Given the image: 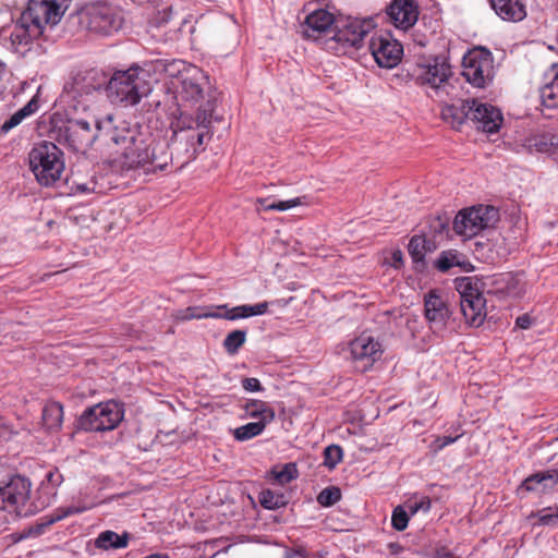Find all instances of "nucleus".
<instances>
[{
  "label": "nucleus",
  "instance_id": "f257e3e1",
  "mask_svg": "<svg viewBox=\"0 0 558 558\" xmlns=\"http://www.w3.org/2000/svg\"><path fill=\"white\" fill-rule=\"evenodd\" d=\"M110 124L108 120L102 128L108 140L122 148L120 170L146 178L167 171L174 162L179 169L189 165L204 149V138L208 134L195 128L192 118L183 113L171 122L169 137L132 129H113Z\"/></svg>",
  "mask_w": 558,
  "mask_h": 558
},
{
  "label": "nucleus",
  "instance_id": "f03ea898",
  "mask_svg": "<svg viewBox=\"0 0 558 558\" xmlns=\"http://www.w3.org/2000/svg\"><path fill=\"white\" fill-rule=\"evenodd\" d=\"M488 286H496V288L489 289L488 292L510 294L514 286V277L507 272L494 275L486 282L471 277L457 280L461 312L470 326H481L486 317V300L482 288Z\"/></svg>",
  "mask_w": 558,
  "mask_h": 558
},
{
  "label": "nucleus",
  "instance_id": "7ed1b4c3",
  "mask_svg": "<svg viewBox=\"0 0 558 558\" xmlns=\"http://www.w3.org/2000/svg\"><path fill=\"white\" fill-rule=\"evenodd\" d=\"M108 120L111 121L110 125L113 129H130L125 125V123H122V125L114 124L113 118L111 116H108L106 119L100 121L93 120V122H89L85 119H70L65 126V140L74 151L84 153L92 146L97 137L102 138L106 145L119 155V157L116 159V163L119 167V161L122 156V148L120 145L108 140L106 136L102 124H105Z\"/></svg>",
  "mask_w": 558,
  "mask_h": 558
},
{
  "label": "nucleus",
  "instance_id": "20e7f679",
  "mask_svg": "<svg viewBox=\"0 0 558 558\" xmlns=\"http://www.w3.org/2000/svg\"><path fill=\"white\" fill-rule=\"evenodd\" d=\"M147 77V71L138 66H132L126 71H118L108 83V95L114 102L135 106L151 92Z\"/></svg>",
  "mask_w": 558,
  "mask_h": 558
},
{
  "label": "nucleus",
  "instance_id": "39448f33",
  "mask_svg": "<svg viewBox=\"0 0 558 558\" xmlns=\"http://www.w3.org/2000/svg\"><path fill=\"white\" fill-rule=\"evenodd\" d=\"M29 169L43 186L54 185L65 169L63 151L52 142L41 141L28 154Z\"/></svg>",
  "mask_w": 558,
  "mask_h": 558
},
{
  "label": "nucleus",
  "instance_id": "423d86ee",
  "mask_svg": "<svg viewBox=\"0 0 558 558\" xmlns=\"http://www.w3.org/2000/svg\"><path fill=\"white\" fill-rule=\"evenodd\" d=\"M32 483L24 476L14 475L4 486H0V510L14 512L19 517H29L38 512L40 502L29 500Z\"/></svg>",
  "mask_w": 558,
  "mask_h": 558
},
{
  "label": "nucleus",
  "instance_id": "0eeeda50",
  "mask_svg": "<svg viewBox=\"0 0 558 558\" xmlns=\"http://www.w3.org/2000/svg\"><path fill=\"white\" fill-rule=\"evenodd\" d=\"M124 411L114 401L100 402L87 408L77 421L78 428L85 432H109L118 427Z\"/></svg>",
  "mask_w": 558,
  "mask_h": 558
},
{
  "label": "nucleus",
  "instance_id": "6e6552de",
  "mask_svg": "<svg viewBox=\"0 0 558 558\" xmlns=\"http://www.w3.org/2000/svg\"><path fill=\"white\" fill-rule=\"evenodd\" d=\"M462 75L472 86L486 87L495 75L493 53L483 47L469 50L462 59Z\"/></svg>",
  "mask_w": 558,
  "mask_h": 558
},
{
  "label": "nucleus",
  "instance_id": "1a4fd4ad",
  "mask_svg": "<svg viewBox=\"0 0 558 558\" xmlns=\"http://www.w3.org/2000/svg\"><path fill=\"white\" fill-rule=\"evenodd\" d=\"M498 219V210L488 205L465 208L459 211L453 221L457 234L472 238L492 227Z\"/></svg>",
  "mask_w": 558,
  "mask_h": 558
},
{
  "label": "nucleus",
  "instance_id": "9d476101",
  "mask_svg": "<svg viewBox=\"0 0 558 558\" xmlns=\"http://www.w3.org/2000/svg\"><path fill=\"white\" fill-rule=\"evenodd\" d=\"M411 77L415 84L429 86L436 93L446 90L449 77L451 76V66L444 57H434L417 62L412 71Z\"/></svg>",
  "mask_w": 558,
  "mask_h": 558
},
{
  "label": "nucleus",
  "instance_id": "9b49d317",
  "mask_svg": "<svg viewBox=\"0 0 558 558\" xmlns=\"http://www.w3.org/2000/svg\"><path fill=\"white\" fill-rule=\"evenodd\" d=\"M81 23L89 31L101 35H111L122 26L118 11L106 3L86 5L81 14Z\"/></svg>",
  "mask_w": 558,
  "mask_h": 558
},
{
  "label": "nucleus",
  "instance_id": "f8f14e48",
  "mask_svg": "<svg viewBox=\"0 0 558 558\" xmlns=\"http://www.w3.org/2000/svg\"><path fill=\"white\" fill-rule=\"evenodd\" d=\"M371 24L357 19H337L330 40L336 48L329 49L335 53L345 52L347 48H359L369 32Z\"/></svg>",
  "mask_w": 558,
  "mask_h": 558
},
{
  "label": "nucleus",
  "instance_id": "ddd939ff",
  "mask_svg": "<svg viewBox=\"0 0 558 558\" xmlns=\"http://www.w3.org/2000/svg\"><path fill=\"white\" fill-rule=\"evenodd\" d=\"M337 19L325 9L310 13L302 25V34L305 38L318 41L324 49H333L336 46L330 40Z\"/></svg>",
  "mask_w": 558,
  "mask_h": 558
},
{
  "label": "nucleus",
  "instance_id": "4468645a",
  "mask_svg": "<svg viewBox=\"0 0 558 558\" xmlns=\"http://www.w3.org/2000/svg\"><path fill=\"white\" fill-rule=\"evenodd\" d=\"M369 51L380 68H395L402 58V45L390 34H375L369 41Z\"/></svg>",
  "mask_w": 558,
  "mask_h": 558
},
{
  "label": "nucleus",
  "instance_id": "2eb2a0df",
  "mask_svg": "<svg viewBox=\"0 0 558 558\" xmlns=\"http://www.w3.org/2000/svg\"><path fill=\"white\" fill-rule=\"evenodd\" d=\"M349 348L352 361L360 363L363 371L371 368L384 353L379 340L367 332H362L354 338Z\"/></svg>",
  "mask_w": 558,
  "mask_h": 558
},
{
  "label": "nucleus",
  "instance_id": "dca6fc26",
  "mask_svg": "<svg viewBox=\"0 0 558 558\" xmlns=\"http://www.w3.org/2000/svg\"><path fill=\"white\" fill-rule=\"evenodd\" d=\"M424 314L434 331H441L446 328L451 315L447 302L432 290L424 298Z\"/></svg>",
  "mask_w": 558,
  "mask_h": 558
},
{
  "label": "nucleus",
  "instance_id": "f3484780",
  "mask_svg": "<svg viewBox=\"0 0 558 558\" xmlns=\"http://www.w3.org/2000/svg\"><path fill=\"white\" fill-rule=\"evenodd\" d=\"M474 106L470 109V120H472L476 128L486 133H495L499 130L502 123V114L496 107L472 99Z\"/></svg>",
  "mask_w": 558,
  "mask_h": 558
},
{
  "label": "nucleus",
  "instance_id": "a211bd4d",
  "mask_svg": "<svg viewBox=\"0 0 558 558\" xmlns=\"http://www.w3.org/2000/svg\"><path fill=\"white\" fill-rule=\"evenodd\" d=\"M390 22L401 29L411 28L418 19V7L415 0H393L387 8Z\"/></svg>",
  "mask_w": 558,
  "mask_h": 558
},
{
  "label": "nucleus",
  "instance_id": "6ab92c4d",
  "mask_svg": "<svg viewBox=\"0 0 558 558\" xmlns=\"http://www.w3.org/2000/svg\"><path fill=\"white\" fill-rule=\"evenodd\" d=\"M180 72L179 83L180 89L178 94L180 98L189 102H197L203 97V83L206 81V76L199 69H193L192 71Z\"/></svg>",
  "mask_w": 558,
  "mask_h": 558
},
{
  "label": "nucleus",
  "instance_id": "aec40b11",
  "mask_svg": "<svg viewBox=\"0 0 558 558\" xmlns=\"http://www.w3.org/2000/svg\"><path fill=\"white\" fill-rule=\"evenodd\" d=\"M45 0H29L26 10L22 13L21 20L27 29L33 27L34 31L40 34L45 25H50Z\"/></svg>",
  "mask_w": 558,
  "mask_h": 558
},
{
  "label": "nucleus",
  "instance_id": "412c9836",
  "mask_svg": "<svg viewBox=\"0 0 558 558\" xmlns=\"http://www.w3.org/2000/svg\"><path fill=\"white\" fill-rule=\"evenodd\" d=\"M268 310V303L262 302L254 305H239L232 308H229L227 304L215 306V314L218 317L216 319L225 318L228 320H236L241 318H247L251 316L263 315Z\"/></svg>",
  "mask_w": 558,
  "mask_h": 558
},
{
  "label": "nucleus",
  "instance_id": "4be33fe9",
  "mask_svg": "<svg viewBox=\"0 0 558 558\" xmlns=\"http://www.w3.org/2000/svg\"><path fill=\"white\" fill-rule=\"evenodd\" d=\"M558 484V470L550 469L544 472H537L527 476L519 487L520 492H539L545 493Z\"/></svg>",
  "mask_w": 558,
  "mask_h": 558
},
{
  "label": "nucleus",
  "instance_id": "5701e85b",
  "mask_svg": "<svg viewBox=\"0 0 558 558\" xmlns=\"http://www.w3.org/2000/svg\"><path fill=\"white\" fill-rule=\"evenodd\" d=\"M492 8L505 21L519 22L526 16L523 0H489Z\"/></svg>",
  "mask_w": 558,
  "mask_h": 558
},
{
  "label": "nucleus",
  "instance_id": "b1692460",
  "mask_svg": "<svg viewBox=\"0 0 558 558\" xmlns=\"http://www.w3.org/2000/svg\"><path fill=\"white\" fill-rule=\"evenodd\" d=\"M474 106L471 99L459 100L457 104L447 105L441 109V118L452 128L459 129L466 119H470V109Z\"/></svg>",
  "mask_w": 558,
  "mask_h": 558
},
{
  "label": "nucleus",
  "instance_id": "393cba45",
  "mask_svg": "<svg viewBox=\"0 0 558 558\" xmlns=\"http://www.w3.org/2000/svg\"><path fill=\"white\" fill-rule=\"evenodd\" d=\"M546 83L541 88L542 104L549 109H558V63H555L545 74Z\"/></svg>",
  "mask_w": 558,
  "mask_h": 558
},
{
  "label": "nucleus",
  "instance_id": "a878e982",
  "mask_svg": "<svg viewBox=\"0 0 558 558\" xmlns=\"http://www.w3.org/2000/svg\"><path fill=\"white\" fill-rule=\"evenodd\" d=\"M87 508L85 507L75 506L57 508L51 514L43 518L40 523L36 524L35 526H32L28 531V535L38 536L43 534L46 531V529L49 527L51 524L61 521L70 515L82 513Z\"/></svg>",
  "mask_w": 558,
  "mask_h": 558
},
{
  "label": "nucleus",
  "instance_id": "bb28decb",
  "mask_svg": "<svg viewBox=\"0 0 558 558\" xmlns=\"http://www.w3.org/2000/svg\"><path fill=\"white\" fill-rule=\"evenodd\" d=\"M63 483V475L54 468L47 472L45 478L40 483L39 493L44 495V499L39 500L40 507L44 509L50 505L57 496L58 487Z\"/></svg>",
  "mask_w": 558,
  "mask_h": 558
},
{
  "label": "nucleus",
  "instance_id": "cd10ccee",
  "mask_svg": "<svg viewBox=\"0 0 558 558\" xmlns=\"http://www.w3.org/2000/svg\"><path fill=\"white\" fill-rule=\"evenodd\" d=\"M129 541L130 534L128 532L118 534L111 530H107L98 534L95 539V546L102 550L121 549L128 547Z\"/></svg>",
  "mask_w": 558,
  "mask_h": 558
},
{
  "label": "nucleus",
  "instance_id": "c85d7f7f",
  "mask_svg": "<svg viewBox=\"0 0 558 558\" xmlns=\"http://www.w3.org/2000/svg\"><path fill=\"white\" fill-rule=\"evenodd\" d=\"M243 409L248 416L258 418L257 422L264 423L265 425L275 420L274 409L265 401L256 399L248 400Z\"/></svg>",
  "mask_w": 558,
  "mask_h": 558
},
{
  "label": "nucleus",
  "instance_id": "c756f323",
  "mask_svg": "<svg viewBox=\"0 0 558 558\" xmlns=\"http://www.w3.org/2000/svg\"><path fill=\"white\" fill-rule=\"evenodd\" d=\"M63 421V407L59 402H49L43 409V423L49 430L59 429Z\"/></svg>",
  "mask_w": 558,
  "mask_h": 558
},
{
  "label": "nucleus",
  "instance_id": "7c9ffc66",
  "mask_svg": "<svg viewBox=\"0 0 558 558\" xmlns=\"http://www.w3.org/2000/svg\"><path fill=\"white\" fill-rule=\"evenodd\" d=\"M38 110V102L35 98L31 99L24 107L13 113L0 128L1 133H8L17 126L25 118L34 114Z\"/></svg>",
  "mask_w": 558,
  "mask_h": 558
},
{
  "label": "nucleus",
  "instance_id": "2f4dec72",
  "mask_svg": "<svg viewBox=\"0 0 558 558\" xmlns=\"http://www.w3.org/2000/svg\"><path fill=\"white\" fill-rule=\"evenodd\" d=\"M38 110V102L35 98L31 99L24 107L13 113L0 128L1 133H8L17 126L25 118L34 114Z\"/></svg>",
  "mask_w": 558,
  "mask_h": 558
},
{
  "label": "nucleus",
  "instance_id": "473e14b6",
  "mask_svg": "<svg viewBox=\"0 0 558 558\" xmlns=\"http://www.w3.org/2000/svg\"><path fill=\"white\" fill-rule=\"evenodd\" d=\"M214 317H218V315L215 314V306H189L184 310H180L175 315V318L179 320Z\"/></svg>",
  "mask_w": 558,
  "mask_h": 558
},
{
  "label": "nucleus",
  "instance_id": "72a5a7b5",
  "mask_svg": "<svg viewBox=\"0 0 558 558\" xmlns=\"http://www.w3.org/2000/svg\"><path fill=\"white\" fill-rule=\"evenodd\" d=\"M266 426L264 423L251 422L235 428L233 436L239 441H245L260 435Z\"/></svg>",
  "mask_w": 558,
  "mask_h": 558
},
{
  "label": "nucleus",
  "instance_id": "f704fd0d",
  "mask_svg": "<svg viewBox=\"0 0 558 558\" xmlns=\"http://www.w3.org/2000/svg\"><path fill=\"white\" fill-rule=\"evenodd\" d=\"M47 3V11L49 13L48 20H50V25L53 26L58 24L65 11L69 9L71 0H45Z\"/></svg>",
  "mask_w": 558,
  "mask_h": 558
},
{
  "label": "nucleus",
  "instance_id": "c9c22d12",
  "mask_svg": "<svg viewBox=\"0 0 558 558\" xmlns=\"http://www.w3.org/2000/svg\"><path fill=\"white\" fill-rule=\"evenodd\" d=\"M246 331L245 330H232L227 335V337L223 340V349L226 352L230 355L235 354L240 348L245 343L246 341Z\"/></svg>",
  "mask_w": 558,
  "mask_h": 558
},
{
  "label": "nucleus",
  "instance_id": "e433bc0d",
  "mask_svg": "<svg viewBox=\"0 0 558 558\" xmlns=\"http://www.w3.org/2000/svg\"><path fill=\"white\" fill-rule=\"evenodd\" d=\"M409 254L415 264H424L425 254L427 251V241L422 235H414L409 242Z\"/></svg>",
  "mask_w": 558,
  "mask_h": 558
},
{
  "label": "nucleus",
  "instance_id": "4c0bfd02",
  "mask_svg": "<svg viewBox=\"0 0 558 558\" xmlns=\"http://www.w3.org/2000/svg\"><path fill=\"white\" fill-rule=\"evenodd\" d=\"M260 505L266 509H278L286 505L284 496L270 489L260 493Z\"/></svg>",
  "mask_w": 558,
  "mask_h": 558
},
{
  "label": "nucleus",
  "instance_id": "58836bf2",
  "mask_svg": "<svg viewBox=\"0 0 558 558\" xmlns=\"http://www.w3.org/2000/svg\"><path fill=\"white\" fill-rule=\"evenodd\" d=\"M341 499V490L337 486L324 488L317 496V501L324 507H330Z\"/></svg>",
  "mask_w": 558,
  "mask_h": 558
},
{
  "label": "nucleus",
  "instance_id": "ea45409f",
  "mask_svg": "<svg viewBox=\"0 0 558 558\" xmlns=\"http://www.w3.org/2000/svg\"><path fill=\"white\" fill-rule=\"evenodd\" d=\"M214 108L210 102H207L206 107L199 108L196 112L195 119L193 120V125L197 128L198 130L206 131V129L211 123V116H213Z\"/></svg>",
  "mask_w": 558,
  "mask_h": 558
},
{
  "label": "nucleus",
  "instance_id": "a19ab883",
  "mask_svg": "<svg viewBox=\"0 0 558 558\" xmlns=\"http://www.w3.org/2000/svg\"><path fill=\"white\" fill-rule=\"evenodd\" d=\"M343 451L338 445H330L324 450V464L333 469L342 460Z\"/></svg>",
  "mask_w": 558,
  "mask_h": 558
},
{
  "label": "nucleus",
  "instance_id": "79ce46f5",
  "mask_svg": "<svg viewBox=\"0 0 558 558\" xmlns=\"http://www.w3.org/2000/svg\"><path fill=\"white\" fill-rule=\"evenodd\" d=\"M409 514L407 511L401 507L398 506L393 509L392 515H391V525L397 531H403L408 527L409 524Z\"/></svg>",
  "mask_w": 558,
  "mask_h": 558
},
{
  "label": "nucleus",
  "instance_id": "37998d69",
  "mask_svg": "<svg viewBox=\"0 0 558 558\" xmlns=\"http://www.w3.org/2000/svg\"><path fill=\"white\" fill-rule=\"evenodd\" d=\"M459 265L457 260V255L451 251L442 252L438 259L436 260V267L438 270L446 272L453 266Z\"/></svg>",
  "mask_w": 558,
  "mask_h": 558
},
{
  "label": "nucleus",
  "instance_id": "c03bdc74",
  "mask_svg": "<svg viewBox=\"0 0 558 558\" xmlns=\"http://www.w3.org/2000/svg\"><path fill=\"white\" fill-rule=\"evenodd\" d=\"M298 470L294 464L288 463L280 471L275 472V478L281 485L290 483L296 477Z\"/></svg>",
  "mask_w": 558,
  "mask_h": 558
},
{
  "label": "nucleus",
  "instance_id": "a18cd8bd",
  "mask_svg": "<svg viewBox=\"0 0 558 558\" xmlns=\"http://www.w3.org/2000/svg\"><path fill=\"white\" fill-rule=\"evenodd\" d=\"M536 515L541 524L554 525L558 520V506L544 508Z\"/></svg>",
  "mask_w": 558,
  "mask_h": 558
},
{
  "label": "nucleus",
  "instance_id": "49530a36",
  "mask_svg": "<svg viewBox=\"0 0 558 558\" xmlns=\"http://www.w3.org/2000/svg\"><path fill=\"white\" fill-rule=\"evenodd\" d=\"M306 204V196L295 197L288 201H275V210L286 211L296 206Z\"/></svg>",
  "mask_w": 558,
  "mask_h": 558
},
{
  "label": "nucleus",
  "instance_id": "de8ad7c7",
  "mask_svg": "<svg viewBox=\"0 0 558 558\" xmlns=\"http://www.w3.org/2000/svg\"><path fill=\"white\" fill-rule=\"evenodd\" d=\"M462 436V434L460 435H457L454 437L452 436H438L432 444L430 448L432 450L437 453L439 452L440 450H442L445 447L456 442L460 437Z\"/></svg>",
  "mask_w": 558,
  "mask_h": 558
},
{
  "label": "nucleus",
  "instance_id": "09e8293b",
  "mask_svg": "<svg viewBox=\"0 0 558 558\" xmlns=\"http://www.w3.org/2000/svg\"><path fill=\"white\" fill-rule=\"evenodd\" d=\"M242 387L246 391H260L263 389L260 381L254 377L244 378L242 380Z\"/></svg>",
  "mask_w": 558,
  "mask_h": 558
},
{
  "label": "nucleus",
  "instance_id": "8fccbe9b",
  "mask_svg": "<svg viewBox=\"0 0 558 558\" xmlns=\"http://www.w3.org/2000/svg\"><path fill=\"white\" fill-rule=\"evenodd\" d=\"M172 14H173V10L171 7L158 12V15L156 17L157 26L168 24L172 19Z\"/></svg>",
  "mask_w": 558,
  "mask_h": 558
},
{
  "label": "nucleus",
  "instance_id": "3c124183",
  "mask_svg": "<svg viewBox=\"0 0 558 558\" xmlns=\"http://www.w3.org/2000/svg\"><path fill=\"white\" fill-rule=\"evenodd\" d=\"M432 507V501L428 497H423L418 502H415L413 506H411V512L412 514L416 513L417 511L422 510L424 512H428Z\"/></svg>",
  "mask_w": 558,
  "mask_h": 558
},
{
  "label": "nucleus",
  "instance_id": "603ef678",
  "mask_svg": "<svg viewBox=\"0 0 558 558\" xmlns=\"http://www.w3.org/2000/svg\"><path fill=\"white\" fill-rule=\"evenodd\" d=\"M532 325V318L527 314H523L515 319V326L521 329H527Z\"/></svg>",
  "mask_w": 558,
  "mask_h": 558
},
{
  "label": "nucleus",
  "instance_id": "864d4df0",
  "mask_svg": "<svg viewBox=\"0 0 558 558\" xmlns=\"http://www.w3.org/2000/svg\"><path fill=\"white\" fill-rule=\"evenodd\" d=\"M391 265L395 268H400L403 265V254L400 250H396L391 254Z\"/></svg>",
  "mask_w": 558,
  "mask_h": 558
},
{
  "label": "nucleus",
  "instance_id": "5fc2aeb1",
  "mask_svg": "<svg viewBox=\"0 0 558 558\" xmlns=\"http://www.w3.org/2000/svg\"><path fill=\"white\" fill-rule=\"evenodd\" d=\"M257 204L259 205L258 209L265 211L275 210V201L270 202L269 198H258Z\"/></svg>",
  "mask_w": 558,
  "mask_h": 558
},
{
  "label": "nucleus",
  "instance_id": "6e6d98bb",
  "mask_svg": "<svg viewBox=\"0 0 558 558\" xmlns=\"http://www.w3.org/2000/svg\"><path fill=\"white\" fill-rule=\"evenodd\" d=\"M437 558H458L454 554L447 550L446 548H441L437 551Z\"/></svg>",
  "mask_w": 558,
  "mask_h": 558
},
{
  "label": "nucleus",
  "instance_id": "4d7b16f0",
  "mask_svg": "<svg viewBox=\"0 0 558 558\" xmlns=\"http://www.w3.org/2000/svg\"><path fill=\"white\" fill-rule=\"evenodd\" d=\"M437 223L439 226V232H441L442 229H447L448 228V223L447 222H442L440 219H437Z\"/></svg>",
  "mask_w": 558,
  "mask_h": 558
}]
</instances>
